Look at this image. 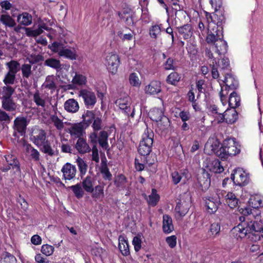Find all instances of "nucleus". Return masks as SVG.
I'll return each instance as SVG.
<instances>
[{
    "label": "nucleus",
    "instance_id": "5fc2aeb1",
    "mask_svg": "<svg viewBox=\"0 0 263 263\" xmlns=\"http://www.w3.org/2000/svg\"><path fill=\"white\" fill-rule=\"evenodd\" d=\"M77 163L79 167L80 174L81 176V179H83V176L84 175L87 170V165L85 162L84 160L81 158L79 157L77 159Z\"/></svg>",
    "mask_w": 263,
    "mask_h": 263
},
{
    "label": "nucleus",
    "instance_id": "a19ab883",
    "mask_svg": "<svg viewBox=\"0 0 263 263\" xmlns=\"http://www.w3.org/2000/svg\"><path fill=\"white\" fill-rule=\"evenodd\" d=\"M49 120L58 130H62L63 129L64 126L63 120L60 119L56 115H50Z\"/></svg>",
    "mask_w": 263,
    "mask_h": 263
},
{
    "label": "nucleus",
    "instance_id": "13d9d810",
    "mask_svg": "<svg viewBox=\"0 0 263 263\" xmlns=\"http://www.w3.org/2000/svg\"><path fill=\"white\" fill-rule=\"evenodd\" d=\"M70 187L72 190L77 198L80 199L83 196L84 192L81 183H78L75 185H72Z\"/></svg>",
    "mask_w": 263,
    "mask_h": 263
},
{
    "label": "nucleus",
    "instance_id": "f8f14e48",
    "mask_svg": "<svg viewBox=\"0 0 263 263\" xmlns=\"http://www.w3.org/2000/svg\"><path fill=\"white\" fill-rule=\"evenodd\" d=\"M87 128L80 122L79 123L70 124L68 128V132L73 138H81Z\"/></svg>",
    "mask_w": 263,
    "mask_h": 263
},
{
    "label": "nucleus",
    "instance_id": "864d4df0",
    "mask_svg": "<svg viewBox=\"0 0 263 263\" xmlns=\"http://www.w3.org/2000/svg\"><path fill=\"white\" fill-rule=\"evenodd\" d=\"M160 197L157 194L156 189H152V192L151 195H149V199L147 200L149 205L154 206H155L159 200Z\"/></svg>",
    "mask_w": 263,
    "mask_h": 263
},
{
    "label": "nucleus",
    "instance_id": "a211bd4d",
    "mask_svg": "<svg viewBox=\"0 0 263 263\" xmlns=\"http://www.w3.org/2000/svg\"><path fill=\"white\" fill-rule=\"evenodd\" d=\"M161 91V85L160 81L153 80L146 85L144 88V92L148 95H156Z\"/></svg>",
    "mask_w": 263,
    "mask_h": 263
},
{
    "label": "nucleus",
    "instance_id": "2eb2a0df",
    "mask_svg": "<svg viewBox=\"0 0 263 263\" xmlns=\"http://www.w3.org/2000/svg\"><path fill=\"white\" fill-rule=\"evenodd\" d=\"M33 101L37 106L45 110L48 107L49 99L47 96L36 91L33 95Z\"/></svg>",
    "mask_w": 263,
    "mask_h": 263
},
{
    "label": "nucleus",
    "instance_id": "b1692460",
    "mask_svg": "<svg viewBox=\"0 0 263 263\" xmlns=\"http://www.w3.org/2000/svg\"><path fill=\"white\" fill-rule=\"evenodd\" d=\"M173 181H188L191 178V174L186 170L181 171L180 173L174 172L172 173Z\"/></svg>",
    "mask_w": 263,
    "mask_h": 263
},
{
    "label": "nucleus",
    "instance_id": "a878e982",
    "mask_svg": "<svg viewBox=\"0 0 263 263\" xmlns=\"http://www.w3.org/2000/svg\"><path fill=\"white\" fill-rule=\"evenodd\" d=\"M76 148L81 154H85L90 151V148L86 140L82 138L78 139L76 144Z\"/></svg>",
    "mask_w": 263,
    "mask_h": 263
},
{
    "label": "nucleus",
    "instance_id": "4468645a",
    "mask_svg": "<svg viewBox=\"0 0 263 263\" xmlns=\"http://www.w3.org/2000/svg\"><path fill=\"white\" fill-rule=\"evenodd\" d=\"M203 200L208 212L210 214L215 213L219 205L220 200L217 197H204Z\"/></svg>",
    "mask_w": 263,
    "mask_h": 263
},
{
    "label": "nucleus",
    "instance_id": "20e7f679",
    "mask_svg": "<svg viewBox=\"0 0 263 263\" xmlns=\"http://www.w3.org/2000/svg\"><path fill=\"white\" fill-rule=\"evenodd\" d=\"M237 145L235 139H227L223 141L222 146L220 147L221 152L218 153V155L222 158H226L228 156H234L240 151Z\"/></svg>",
    "mask_w": 263,
    "mask_h": 263
},
{
    "label": "nucleus",
    "instance_id": "de8ad7c7",
    "mask_svg": "<svg viewBox=\"0 0 263 263\" xmlns=\"http://www.w3.org/2000/svg\"><path fill=\"white\" fill-rule=\"evenodd\" d=\"M181 76L176 72L171 73L167 77L166 82L170 84L175 85L180 81Z\"/></svg>",
    "mask_w": 263,
    "mask_h": 263
},
{
    "label": "nucleus",
    "instance_id": "37998d69",
    "mask_svg": "<svg viewBox=\"0 0 263 263\" xmlns=\"http://www.w3.org/2000/svg\"><path fill=\"white\" fill-rule=\"evenodd\" d=\"M211 172L215 173H220L224 170L223 166L221 165L218 160H215L208 166Z\"/></svg>",
    "mask_w": 263,
    "mask_h": 263
},
{
    "label": "nucleus",
    "instance_id": "79ce46f5",
    "mask_svg": "<svg viewBox=\"0 0 263 263\" xmlns=\"http://www.w3.org/2000/svg\"><path fill=\"white\" fill-rule=\"evenodd\" d=\"M1 23L6 27L9 28H12L16 25L14 20L8 14L1 15Z\"/></svg>",
    "mask_w": 263,
    "mask_h": 263
},
{
    "label": "nucleus",
    "instance_id": "7c9ffc66",
    "mask_svg": "<svg viewBox=\"0 0 263 263\" xmlns=\"http://www.w3.org/2000/svg\"><path fill=\"white\" fill-rule=\"evenodd\" d=\"M2 105L3 108L8 111H14L17 108V104L12 98L2 100Z\"/></svg>",
    "mask_w": 263,
    "mask_h": 263
},
{
    "label": "nucleus",
    "instance_id": "aec40b11",
    "mask_svg": "<svg viewBox=\"0 0 263 263\" xmlns=\"http://www.w3.org/2000/svg\"><path fill=\"white\" fill-rule=\"evenodd\" d=\"M62 171L65 180H71L74 177L77 169L75 166L70 163H66L63 166Z\"/></svg>",
    "mask_w": 263,
    "mask_h": 263
},
{
    "label": "nucleus",
    "instance_id": "f03ea898",
    "mask_svg": "<svg viewBox=\"0 0 263 263\" xmlns=\"http://www.w3.org/2000/svg\"><path fill=\"white\" fill-rule=\"evenodd\" d=\"M48 47L53 52L58 53L60 57L71 60L77 59L75 49L67 48L61 42H54L51 45H49Z\"/></svg>",
    "mask_w": 263,
    "mask_h": 263
},
{
    "label": "nucleus",
    "instance_id": "dca6fc26",
    "mask_svg": "<svg viewBox=\"0 0 263 263\" xmlns=\"http://www.w3.org/2000/svg\"><path fill=\"white\" fill-rule=\"evenodd\" d=\"M31 139L36 146H42L46 142V133L43 129L34 130L31 136Z\"/></svg>",
    "mask_w": 263,
    "mask_h": 263
},
{
    "label": "nucleus",
    "instance_id": "9d476101",
    "mask_svg": "<svg viewBox=\"0 0 263 263\" xmlns=\"http://www.w3.org/2000/svg\"><path fill=\"white\" fill-rule=\"evenodd\" d=\"M120 63L119 55L116 53H109L106 57L105 64L107 68L112 74L117 73Z\"/></svg>",
    "mask_w": 263,
    "mask_h": 263
},
{
    "label": "nucleus",
    "instance_id": "0eeeda50",
    "mask_svg": "<svg viewBox=\"0 0 263 263\" xmlns=\"http://www.w3.org/2000/svg\"><path fill=\"white\" fill-rule=\"evenodd\" d=\"M7 164L1 167L3 172H7L11 168L13 170L14 173L17 175L21 173L20 163L16 157L12 154H8L5 156Z\"/></svg>",
    "mask_w": 263,
    "mask_h": 263
},
{
    "label": "nucleus",
    "instance_id": "bb28decb",
    "mask_svg": "<svg viewBox=\"0 0 263 263\" xmlns=\"http://www.w3.org/2000/svg\"><path fill=\"white\" fill-rule=\"evenodd\" d=\"M15 91V88L10 86H4L0 91V99L1 100L11 99Z\"/></svg>",
    "mask_w": 263,
    "mask_h": 263
},
{
    "label": "nucleus",
    "instance_id": "4be33fe9",
    "mask_svg": "<svg viewBox=\"0 0 263 263\" xmlns=\"http://www.w3.org/2000/svg\"><path fill=\"white\" fill-rule=\"evenodd\" d=\"M64 107L68 112L76 113L79 109V105L78 101L75 99H69L64 103Z\"/></svg>",
    "mask_w": 263,
    "mask_h": 263
},
{
    "label": "nucleus",
    "instance_id": "473e14b6",
    "mask_svg": "<svg viewBox=\"0 0 263 263\" xmlns=\"http://www.w3.org/2000/svg\"><path fill=\"white\" fill-rule=\"evenodd\" d=\"M43 29L48 30V27H46L45 24L40 25L39 28L36 29H31L30 28H26V33L28 36H36L43 32Z\"/></svg>",
    "mask_w": 263,
    "mask_h": 263
},
{
    "label": "nucleus",
    "instance_id": "a18cd8bd",
    "mask_svg": "<svg viewBox=\"0 0 263 263\" xmlns=\"http://www.w3.org/2000/svg\"><path fill=\"white\" fill-rule=\"evenodd\" d=\"M43 87L50 90H54L56 88L55 77L53 76H48L43 83Z\"/></svg>",
    "mask_w": 263,
    "mask_h": 263
},
{
    "label": "nucleus",
    "instance_id": "ddd939ff",
    "mask_svg": "<svg viewBox=\"0 0 263 263\" xmlns=\"http://www.w3.org/2000/svg\"><path fill=\"white\" fill-rule=\"evenodd\" d=\"M220 142L217 139L210 138L204 147V152L208 155L216 154L218 155V153H220V148L219 149Z\"/></svg>",
    "mask_w": 263,
    "mask_h": 263
},
{
    "label": "nucleus",
    "instance_id": "09e8293b",
    "mask_svg": "<svg viewBox=\"0 0 263 263\" xmlns=\"http://www.w3.org/2000/svg\"><path fill=\"white\" fill-rule=\"evenodd\" d=\"M217 33L222 34L219 30H216L215 31L213 30V32H212L211 30L209 31L208 34L206 36V41L208 43H214L215 44L216 43L217 41L219 40V37H218Z\"/></svg>",
    "mask_w": 263,
    "mask_h": 263
},
{
    "label": "nucleus",
    "instance_id": "6e6d98bb",
    "mask_svg": "<svg viewBox=\"0 0 263 263\" xmlns=\"http://www.w3.org/2000/svg\"><path fill=\"white\" fill-rule=\"evenodd\" d=\"M149 35L153 39H157L161 34V29L160 25H154L149 28Z\"/></svg>",
    "mask_w": 263,
    "mask_h": 263
},
{
    "label": "nucleus",
    "instance_id": "4c0bfd02",
    "mask_svg": "<svg viewBox=\"0 0 263 263\" xmlns=\"http://www.w3.org/2000/svg\"><path fill=\"white\" fill-rule=\"evenodd\" d=\"M227 203L230 208L233 209L238 205V199L233 193L229 192L225 196Z\"/></svg>",
    "mask_w": 263,
    "mask_h": 263
},
{
    "label": "nucleus",
    "instance_id": "8fccbe9b",
    "mask_svg": "<svg viewBox=\"0 0 263 263\" xmlns=\"http://www.w3.org/2000/svg\"><path fill=\"white\" fill-rule=\"evenodd\" d=\"M6 65L9 68V72L16 74V73L21 69L20 64L16 61H11L6 63Z\"/></svg>",
    "mask_w": 263,
    "mask_h": 263
},
{
    "label": "nucleus",
    "instance_id": "412c9836",
    "mask_svg": "<svg viewBox=\"0 0 263 263\" xmlns=\"http://www.w3.org/2000/svg\"><path fill=\"white\" fill-rule=\"evenodd\" d=\"M217 35L219 37V40L214 44L215 51L219 55H220L227 52L228 46L226 42L222 39L223 35L219 34L218 33H217Z\"/></svg>",
    "mask_w": 263,
    "mask_h": 263
},
{
    "label": "nucleus",
    "instance_id": "6ab92c4d",
    "mask_svg": "<svg viewBox=\"0 0 263 263\" xmlns=\"http://www.w3.org/2000/svg\"><path fill=\"white\" fill-rule=\"evenodd\" d=\"M27 125V119L24 117H17L14 121V129L21 135L25 134Z\"/></svg>",
    "mask_w": 263,
    "mask_h": 263
},
{
    "label": "nucleus",
    "instance_id": "72a5a7b5",
    "mask_svg": "<svg viewBox=\"0 0 263 263\" xmlns=\"http://www.w3.org/2000/svg\"><path fill=\"white\" fill-rule=\"evenodd\" d=\"M218 82L221 87V91L219 93L220 101L222 104L225 106L227 104V96L228 94L229 89H230L228 86L222 83L220 80H218Z\"/></svg>",
    "mask_w": 263,
    "mask_h": 263
},
{
    "label": "nucleus",
    "instance_id": "58836bf2",
    "mask_svg": "<svg viewBox=\"0 0 263 263\" xmlns=\"http://www.w3.org/2000/svg\"><path fill=\"white\" fill-rule=\"evenodd\" d=\"M108 134L105 131H101L100 132L99 136L98 138V142L100 145L104 149H107L108 147Z\"/></svg>",
    "mask_w": 263,
    "mask_h": 263
},
{
    "label": "nucleus",
    "instance_id": "393cba45",
    "mask_svg": "<svg viewBox=\"0 0 263 263\" xmlns=\"http://www.w3.org/2000/svg\"><path fill=\"white\" fill-rule=\"evenodd\" d=\"M220 81L231 89H236L238 86L237 80L231 74H226L224 80Z\"/></svg>",
    "mask_w": 263,
    "mask_h": 263
},
{
    "label": "nucleus",
    "instance_id": "0e129e2a",
    "mask_svg": "<svg viewBox=\"0 0 263 263\" xmlns=\"http://www.w3.org/2000/svg\"><path fill=\"white\" fill-rule=\"evenodd\" d=\"M54 251V248L49 245H44L42 247L41 252L46 256L51 255Z\"/></svg>",
    "mask_w": 263,
    "mask_h": 263
},
{
    "label": "nucleus",
    "instance_id": "bf43d9fd",
    "mask_svg": "<svg viewBox=\"0 0 263 263\" xmlns=\"http://www.w3.org/2000/svg\"><path fill=\"white\" fill-rule=\"evenodd\" d=\"M129 81L130 84L134 87H139L141 85V81L138 75L136 73H132L129 75Z\"/></svg>",
    "mask_w": 263,
    "mask_h": 263
},
{
    "label": "nucleus",
    "instance_id": "c85d7f7f",
    "mask_svg": "<svg viewBox=\"0 0 263 263\" xmlns=\"http://www.w3.org/2000/svg\"><path fill=\"white\" fill-rule=\"evenodd\" d=\"M178 30L184 40L190 39L193 34L192 27L190 24H185L178 28Z\"/></svg>",
    "mask_w": 263,
    "mask_h": 263
},
{
    "label": "nucleus",
    "instance_id": "9b49d317",
    "mask_svg": "<svg viewBox=\"0 0 263 263\" xmlns=\"http://www.w3.org/2000/svg\"><path fill=\"white\" fill-rule=\"evenodd\" d=\"M212 76L213 78L217 79L219 78V74L218 71V68H220L222 70H225L228 68L229 66V61L227 58H223L217 62L216 59H214L212 61Z\"/></svg>",
    "mask_w": 263,
    "mask_h": 263
},
{
    "label": "nucleus",
    "instance_id": "7ed1b4c3",
    "mask_svg": "<svg viewBox=\"0 0 263 263\" xmlns=\"http://www.w3.org/2000/svg\"><path fill=\"white\" fill-rule=\"evenodd\" d=\"M153 131L147 128L143 134L142 139L138 148V152L141 155L146 156L150 153L153 143Z\"/></svg>",
    "mask_w": 263,
    "mask_h": 263
},
{
    "label": "nucleus",
    "instance_id": "338daca9",
    "mask_svg": "<svg viewBox=\"0 0 263 263\" xmlns=\"http://www.w3.org/2000/svg\"><path fill=\"white\" fill-rule=\"evenodd\" d=\"M42 146V152H43L44 153L47 154L51 156L54 155V150L52 149L51 146L48 143L47 141L44 143V144Z\"/></svg>",
    "mask_w": 263,
    "mask_h": 263
},
{
    "label": "nucleus",
    "instance_id": "f704fd0d",
    "mask_svg": "<svg viewBox=\"0 0 263 263\" xmlns=\"http://www.w3.org/2000/svg\"><path fill=\"white\" fill-rule=\"evenodd\" d=\"M44 65L55 69L57 71H59L62 68L60 60L53 58L47 59L44 62Z\"/></svg>",
    "mask_w": 263,
    "mask_h": 263
},
{
    "label": "nucleus",
    "instance_id": "ea45409f",
    "mask_svg": "<svg viewBox=\"0 0 263 263\" xmlns=\"http://www.w3.org/2000/svg\"><path fill=\"white\" fill-rule=\"evenodd\" d=\"M87 82V78L85 76L77 72L72 80L73 84L81 86H85Z\"/></svg>",
    "mask_w": 263,
    "mask_h": 263
},
{
    "label": "nucleus",
    "instance_id": "c03bdc74",
    "mask_svg": "<svg viewBox=\"0 0 263 263\" xmlns=\"http://www.w3.org/2000/svg\"><path fill=\"white\" fill-rule=\"evenodd\" d=\"M119 248L121 253L124 255L127 256L129 254V249L127 241L124 239V238L119 237Z\"/></svg>",
    "mask_w": 263,
    "mask_h": 263
},
{
    "label": "nucleus",
    "instance_id": "4d7b16f0",
    "mask_svg": "<svg viewBox=\"0 0 263 263\" xmlns=\"http://www.w3.org/2000/svg\"><path fill=\"white\" fill-rule=\"evenodd\" d=\"M15 79L16 74L8 71L5 76L3 82L6 86H9V85H12L14 83Z\"/></svg>",
    "mask_w": 263,
    "mask_h": 263
},
{
    "label": "nucleus",
    "instance_id": "423d86ee",
    "mask_svg": "<svg viewBox=\"0 0 263 263\" xmlns=\"http://www.w3.org/2000/svg\"><path fill=\"white\" fill-rule=\"evenodd\" d=\"M150 118L157 123L158 125L161 128H165L169 123V120L164 115L163 108H154L149 112Z\"/></svg>",
    "mask_w": 263,
    "mask_h": 263
},
{
    "label": "nucleus",
    "instance_id": "39448f33",
    "mask_svg": "<svg viewBox=\"0 0 263 263\" xmlns=\"http://www.w3.org/2000/svg\"><path fill=\"white\" fill-rule=\"evenodd\" d=\"M249 205L252 208L248 207L243 210L244 215H252L255 218H258L260 215V211L257 209L259 208L263 207V197L256 195L252 196L249 201Z\"/></svg>",
    "mask_w": 263,
    "mask_h": 263
},
{
    "label": "nucleus",
    "instance_id": "052dcab7",
    "mask_svg": "<svg viewBox=\"0 0 263 263\" xmlns=\"http://www.w3.org/2000/svg\"><path fill=\"white\" fill-rule=\"evenodd\" d=\"M23 78H28L31 74V66L28 64H24L21 67Z\"/></svg>",
    "mask_w": 263,
    "mask_h": 263
},
{
    "label": "nucleus",
    "instance_id": "3c124183",
    "mask_svg": "<svg viewBox=\"0 0 263 263\" xmlns=\"http://www.w3.org/2000/svg\"><path fill=\"white\" fill-rule=\"evenodd\" d=\"M220 231V224L218 222L213 223L210 226V230L208 232V235L210 237H215L219 234Z\"/></svg>",
    "mask_w": 263,
    "mask_h": 263
},
{
    "label": "nucleus",
    "instance_id": "1a4fd4ad",
    "mask_svg": "<svg viewBox=\"0 0 263 263\" xmlns=\"http://www.w3.org/2000/svg\"><path fill=\"white\" fill-rule=\"evenodd\" d=\"M116 105L122 112L128 116L134 118L135 116V108L132 109L130 107V99L129 97L126 96L117 99L115 102Z\"/></svg>",
    "mask_w": 263,
    "mask_h": 263
},
{
    "label": "nucleus",
    "instance_id": "e433bc0d",
    "mask_svg": "<svg viewBox=\"0 0 263 263\" xmlns=\"http://www.w3.org/2000/svg\"><path fill=\"white\" fill-rule=\"evenodd\" d=\"M190 205L185 202L177 203L175 208V211L181 217L185 216L189 211Z\"/></svg>",
    "mask_w": 263,
    "mask_h": 263
},
{
    "label": "nucleus",
    "instance_id": "603ef678",
    "mask_svg": "<svg viewBox=\"0 0 263 263\" xmlns=\"http://www.w3.org/2000/svg\"><path fill=\"white\" fill-rule=\"evenodd\" d=\"M205 17L206 19V22L208 24V29L209 31L211 29V25L213 24L214 26L216 25V19L218 17V14L215 13L211 14L208 12H205Z\"/></svg>",
    "mask_w": 263,
    "mask_h": 263
},
{
    "label": "nucleus",
    "instance_id": "cd10ccee",
    "mask_svg": "<svg viewBox=\"0 0 263 263\" xmlns=\"http://www.w3.org/2000/svg\"><path fill=\"white\" fill-rule=\"evenodd\" d=\"M162 229L166 234L170 233L174 230L172 218L168 215H164L163 216Z\"/></svg>",
    "mask_w": 263,
    "mask_h": 263
},
{
    "label": "nucleus",
    "instance_id": "6e6552de",
    "mask_svg": "<svg viewBox=\"0 0 263 263\" xmlns=\"http://www.w3.org/2000/svg\"><path fill=\"white\" fill-rule=\"evenodd\" d=\"M79 96L83 99L84 105L87 108L92 109L97 102L96 95L90 89L80 90Z\"/></svg>",
    "mask_w": 263,
    "mask_h": 263
},
{
    "label": "nucleus",
    "instance_id": "69168bd1",
    "mask_svg": "<svg viewBox=\"0 0 263 263\" xmlns=\"http://www.w3.org/2000/svg\"><path fill=\"white\" fill-rule=\"evenodd\" d=\"M92 127L95 131H98L102 128V119L100 117H97L95 118Z\"/></svg>",
    "mask_w": 263,
    "mask_h": 263
},
{
    "label": "nucleus",
    "instance_id": "e2e57ef3",
    "mask_svg": "<svg viewBox=\"0 0 263 263\" xmlns=\"http://www.w3.org/2000/svg\"><path fill=\"white\" fill-rule=\"evenodd\" d=\"M164 69L165 70H173L177 69V66L174 64V61L172 58H169L163 64Z\"/></svg>",
    "mask_w": 263,
    "mask_h": 263
},
{
    "label": "nucleus",
    "instance_id": "f3484780",
    "mask_svg": "<svg viewBox=\"0 0 263 263\" xmlns=\"http://www.w3.org/2000/svg\"><path fill=\"white\" fill-rule=\"evenodd\" d=\"M220 120L219 122L226 121L229 124L234 123L237 119L238 114L235 109L227 108L223 114L220 113Z\"/></svg>",
    "mask_w": 263,
    "mask_h": 263
},
{
    "label": "nucleus",
    "instance_id": "c756f323",
    "mask_svg": "<svg viewBox=\"0 0 263 263\" xmlns=\"http://www.w3.org/2000/svg\"><path fill=\"white\" fill-rule=\"evenodd\" d=\"M18 23L24 26H29L32 23V17L31 14L24 12L17 16Z\"/></svg>",
    "mask_w": 263,
    "mask_h": 263
},
{
    "label": "nucleus",
    "instance_id": "774afa93",
    "mask_svg": "<svg viewBox=\"0 0 263 263\" xmlns=\"http://www.w3.org/2000/svg\"><path fill=\"white\" fill-rule=\"evenodd\" d=\"M250 179V174L247 171L240 168L239 180L240 181H247Z\"/></svg>",
    "mask_w": 263,
    "mask_h": 263
},
{
    "label": "nucleus",
    "instance_id": "5701e85b",
    "mask_svg": "<svg viewBox=\"0 0 263 263\" xmlns=\"http://www.w3.org/2000/svg\"><path fill=\"white\" fill-rule=\"evenodd\" d=\"M24 147L26 155L30 156L35 161L40 160V154L39 152L32 147L31 144H25L24 145Z\"/></svg>",
    "mask_w": 263,
    "mask_h": 263
},
{
    "label": "nucleus",
    "instance_id": "c9c22d12",
    "mask_svg": "<svg viewBox=\"0 0 263 263\" xmlns=\"http://www.w3.org/2000/svg\"><path fill=\"white\" fill-rule=\"evenodd\" d=\"M95 118V114L92 111L87 110L85 114L82 115L83 120L81 122L87 128Z\"/></svg>",
    "mask_w": 263,
    "mask_h": 263
},
{
    "label": "nucleus",
    "instance_id": "f257e3e1",
    "mask_svg": "<svg viewBox=\"0 0 263 263\" xmlns=\"http://www.w3.org/2000/svg\"><path fill=\"white\" fill-rule=\"evenodd\" d=\"M255 220L244 221L233 228L231 231L234 236L237 239L243 238L245 237L251 238V235L255 236L256 233L260 232L262 229V224L260 221H258L259 217L255 218Z\"/></svg>",
    "mask_w": 263,
    "mask_h": 263
},
{
    "label": "nucleus",
    "instance_id": "2f4dec72",
    "mask_svg": "<svg viewBox=\"0 0 263 263\" xmlns=\"http://www.w3.org/2000/svg\"><path fill=\"white\" fill-rule=\"evenodd\" d=\"M240 98L235 91L231 93L228 101L229 106L232 109H235L236 107L240 105Z\"/></svg>",
    "mask_w": 263,
    "mask_h": 263
},
{
    "label": "nucleus",
    "instance_id": "49530a36",
    "mask_svg": "<svg viewBox=\"0 0 263 263\" xmlns=\"http://www.w3.org/2000/svg\"><path fill=\"white\" fill-rule=\"evenodd\" d=\"M0 263H17V259L14 255L5 252L2 255Z\"/></svg>",
    "mask_w": 263,
    "mask_h": 263
},
{
    "label": "nucleus",
    "instance_id": "680f3d73",
    "mask_svg": "<svg viewBox=\"0 0 263 263\" xmlns=\"http://www.w3.org/2000/svg\"><path fill=\"white\" fill-rule=\"evenodd\" d=\"M92 193V197L95 199H100L103 197L104 193L103 187L100 185L96 186L95 189H93Z\"/></svg>",
    "mask_w": 263,
    "mask_h": 263
}]
</instances>
